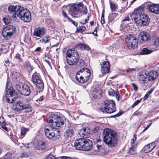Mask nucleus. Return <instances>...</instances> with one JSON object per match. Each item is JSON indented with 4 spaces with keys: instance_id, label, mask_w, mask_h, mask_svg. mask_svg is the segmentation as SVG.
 Wrapping results in <instances>:
<instances>
[{
    "instance_id": "nucleus-1",
    "label": "nucleus",
    "mask_w": 159,
    "mask_h": 159,
    "mask_svg": "<svg viewBox=\"0 0 159 159\" xmlns=\"http://www.w3.org/2000/svg\"><path fill=\"white\" fill-rule=\"evenodd\" d=\"M143 7H140L135 10L131 16L135 22L140 26L146 25L149 24L150 19L148 15L141 12L143 11Z\"/></svg>"
},
{
    "instance_id": "nucleus-2",
    "label": "nucleus",
    "mask_w": 159,
    "mask_h": 159,
    "mask_svg": "<svg viewBox=\"0 0 159 159\" xmlns=\"http://www.w3.org/2000/svg\"><path fill=\"white\" fill-rule=\"evenodd\" d=\"M103 141L108 147L116 146L118 142V136L117 133L113 130H103Z\"/></svg>"
},
{
    "instance_id": "nucleus-3",
    "label": "nucleus",
    "mask_w": 159,
    "mask_h": 159,
    "mask_svg": "<svg viewBox=\"0 0 159 159\" xmlns=\"http://www.w3.org/2000/svg\"><path fill=\"white\" fill-rule=\"evenodd\" d=\"M49 125L52 129H58L63 125L64 120L56 114H51L47 119Z\"/></svg>"
},
{
    "instance_id": "nucleus-4",
    "label": "nucleus",
    "mask_w": 159,
    "mask_h": 159,
    "mask_svg": "<svg viewBox=\"0 0 159 159\" xmlns=\"http://www.w3.org/2000/svg\"><path fill=\"white\" fill-rule=\"evenodd\" d=\"M91 75L90 70L86 68H83L79 70L75 75L76 80L79 83H83L87 82Z\"/></svg>"
},
{
    "instance_id": "nucleus-5",
    "label": "nucleus",
    "mask_w": 159,
    "mask_h": 159,
    "mask_svg": "<svg viewBox=\"0 0 159 159\" xmlns=\"http://www.w3.org/2000/svg\"><path fill=\"white\" fill-rule=\"evenodd\" d=\"M115 103L113 100H105L104 107L100 108L103 113H111L116 111Z\"/></svg>"
},
{
    "instance_id": "nucleus-6",
    "label": "nucleus",
    "mask_w": 159,
    "mask_h": 159,
    "mask_svg": "<svg viewBox=\"0 0 159 159\" xmlns=\"http://www.w3.org/2000/svg\"><path fill=\"white\" fill-rule=\"evenodd\" d=\"M17 17H18L24 22H30L31 18L30 11L22 7H20V11H17Z\"/></svg>"
},
{
    "instance_id": "nucleus-7",
    "label": "nucleus",
    "mask_w": 159,
    "mask_h": 159,
    "mask_svg": "<svg viewBox=\"0 0 159 159\" xmlns=\"http://www.w3.org/2000/svg\"><path fill=\"white\" fill-rule=\"evenodd\" d=\"M126 46L129 49H134L138 46V40L133 34L128 35L125 38Z\"/></svg>"
},
{
    "instance_id": "nucleus-8",
    "label": "nucleus",
    "mask_w": 159,
    "mask_h": 159,
    "mask_svg": "<svg viewBox=\"0 0 159 159\" xmlns=\"http://www.w3.org/2000/svg\"><path fill=\"white\" fill-rule=\"evenodd\" d=\"M15 31L14 26L8 25L5 27L2 31V34L4 38L6 40L10 39Z\"/></svg>"
},
{
    "instance_id": "nucleus-9",
    "label": "nucleus",
    "mask_w": 159,
    "mask_h": 159,
    "mask_svg": "<svg viewBox=\"0 0 159 159\" xmlns=\"http://www.w3.org/2000/svg\"><path fill=\"white\" fill-rule=\"evenodd\" d=\"M71 10L72 13L74 15H78L83 12L84 14L86 15L88 12L86 7L84 6L82 2H79L72 6Z\"/></svg>"
},
{
    "instance_id": "nucleus-10",
    "label": "nucleus",
    "mask_w": 159,
    "mask_h": 159,
    "mask_svg": "<svg viewBox=\"0 0 159 159\" xmlns=\"http://www.w3.org/2000/svg\"><path fill=\"white\" fill-rule=\"evenodd\" d=\"M31 80L33 83L36 86L39 92L42 91L43 90L44 85L43 82L36 73L33 74Z\"/></svg>"
},
{
    "instance_id": "nucleus-11",
    "label": "nucleus",
    "mask_w": 159,
    "mask_h": 159,
    "mask_svg": "<svg viewBox=\"0 0 159 159\" xmlns=\"http://www.w3.org/2000/svg\"><path fill=\"white\" fill-rule=\"evenodd\" d=\"M139 82L142 84V87L143 88V89L147 88V82L148 80V71H144L141 72L139 73Z\"/></svg>"
},
{
    "instance_id": "nucleus-12",
    "label": "nucleus",
    "mask_w": 159,
    "mask_h": 159,
    "mask_svg": "<svg viewBox=\"0 0 159 159\" xmlns=\"http://www.w3.org/2000/svg\"><path fill=\"white\" fill-rule=\"evenodd\" d=\"M11 88L6 93V98L7 102L9 103H12L15 102L17 97V95L14 90L11 91Z\"/></svg>"
},
{
    "instance_id": "nucleus-13",
    "label": "nucleus",
    "mask_w": 159,
    "mask_h": 159,
    "mask_svg": "<svg viewBox=\"0 0 159 159\" xmlns=\"http://www.w3.org/2000/svg\"><path fill=\"white\" fill-rule=\"evenodd\" d=\"M20 7L14 5H10L8 7V11L12 18H16L17 17V11H20Z\"/></svg>"
},
{
    "instance_id": "nucleus-14",
    "label": "nucleus",
    "mask_w": 159,
    "mask_h": 159,
    "mask_svg": "<svg viewBox=\"0 0 159 159\" xmlns=\"http://www.w3.org/2000/svg\"><path fill=\"white\" fill-rule=\"evenodd\" d=\"M136 138L135 135H134L132 139L131 140L130 143L131 147H130L127 151V153L131 155H133L136 153V148L137 147V143L135 142L136 140Z\"/></svg>"
},
{
    "instance_id": "nucleus-15",
    "label": "nucleus",
    "mask_w": 159,
    "mask_h": 159,
    "mask_svg": "<svg viewBox=\"0 0 159 159\" xmlns=\"http://www.w3.org/2000/svg\"><path fill=\"white\" fill-rule=\"evenodd\" d=\"M45 133L47 137L52 140H56L59 138L58 134H55L53 132H50V130H45Z\"/></svg>"
},
{
    "instance_id": "nucleus-16",
    "label": "nucleus",
    "mask_w": 159,
    "mask_h": 159,
    "mask_svg": "<svg viewBox=\"0 0 159 159\" xmlns=\"http://www.w3.org/2000/svg\"><path fill=\"white\" fill-rule=\"evenodd\" d=\"M101 64V71L103 74L108 73L110 71V66L109 62L108 61H105Z\"/></svg>"
},
{
    "instance_id": "nucleus-17",
    "label": "nucleus",
    "mask_w": 159,
    "mask_h": 159,
    "mask_svg": "<svg viewBox=\"0 0 159 159\" xmlns=\"http://www.w3.org/2000/svg\"><path fill=\"white\" fill-rule=\"evenodd\" d=\"M147 7L150 12L159 15V4H148Z\"/></svg>"
},
{
    "instance_id": "nucleus-18",
    "label": "nucleus",
    "mask_w": 159,
    "mask_h": 159,
    "mask_svg": "<svg viewBox=\"0 0 159 159\" xmlns=\"http://www.w3.org/2000/svg\"><path fill=\"white\" fill-rule=\"evenodd\" d=\"M83 143V150L88 151L92 149L93 143L91 141L88 139H84Z\"/></svg>"
},
{
    "instance_id": "nucleus-19",
    "label": "nucleus",
    "mask_w": 159,
    "mask_h": 159,
    "mask_svg": "<svg viewBox=\"0 0 159 159\" xmlns=\"http://www.w3.org/2000/svg\"><path fill=\"white\" fill-rule=\"evenodd\" d=\"M66 59L67 62L69 65L73 66L76 65L78 62L79 57H66Z\"/></svg>"
},
{
    "instance_id": "nucleus-20",
    "label": "nucleus",
    "mask_w": 159,
    "mask_h": 159,
    "mask_svg": "<svg viewBox=\"0 0 159 159\" xmlns=\"http://www.w3.org/2000/svg\"><path fill=\"white\" fill-rule=\"evenodd\" d=\"M84 139H80L76 140L74 143V147L77 150H83Z\"/></svg>"
},
{
    "instance_id": "nucleus-21",
    "label": "nucleus",
    "mask_w": 159,
    "mask_h": 159,
    "mask_svg": "<svg viewBox=\"0 0 159 159\" xmlns=\"http://www.w3.org/2000/svg\"><path fill=\"white\" fill-rule=\"evenodd\" d=\"M79 57L78 53L75 48L69 49L66 52V57Z\"/></svg>"
},
{
    "instance_id": "nucleus-22",
    "label": "nucleus",
    "mask_w": 159,
    "mask_h": 159,
    "mask_svg": "<svg viewBox=\"0 0 159 159\" xmlns=\"http://www.w3.org/2000/svg\"><path fill=\"white\" fill-rule=\"evenodd\" d=\"M139 37L143 41H148L150 39V37L148 33L144 31H141L139 33Z\"/></svg>"
},
{
    "instance_id": "nucleus-23",
    "label": "nucleus",
    "mask_w": 159,
    "mask_h": 159,
    "mask_svg": "<svg viewBox=\"0 0 159 159\" xmlns=\"http://www.w3.org/2000/svg\"><path fill=\"white\" fill-rule=\"evenodd\" d=\"M90 130H80V131H78V134L80 137H89L91 135Z\"/></svg>"
},
{
    "instance_id": "nucleus-24",
    "label": "nucleus",
    "mask_w": 159,
    "mask_h": 159,
    "mask_svg": "<svg viewBox=\"0 0 159 159\" xmlns=\"http://www.w3.org/2000/svg\"><path fill=\"white\" fill-rule=\"evenodd\" d=\"M148 80L152 81L154 80L158 77V74L156 71H151L148 72Z\"/></svg>"
},
{
    "instance_id": "nucleus-25",
    "label": "nucleus",
    "mask_w": 159,
    "mask_h": 159,
    "mask_svg": "<svg viewBox=\"0 0 159 159\" xmlns=\"http://www.w3.org/2000/svg\"><path fill=\"white\" fill-rule=\"evenodd\" d=\"M45 31L44 29L41 28H37L34 31L33 34L37 37H41L44 34Z\"/></svg>"
},
{
    "instance_id": "nucleus-26",
    "label": "nucleus",
    "mask_w": 159,
    "mask_h": 159,
    "mask_svg": "<svg viewBox=\"0 0 159 159\" xmlns=\"http://www.w3.org/2000/svg\"><path fill=\"white\" fill-rule=\"evenodd\" d=\"M30 107L29 104H25L21 101L17 102L16 104V108L20 110L26 109H30Z\"/></svg>"
},
{
    "instance_id": "nucleus-27",
    "label": "nucleus",
    "mask_w": 159,
    "mask_h": 159,
    "mask_svg": "<svg viewBox=\"0 0 159 159\" xmlns=\"http://www.w3.org/2000/svg\"><path fill=\"white\" fill-rule=\"evenodd\" d=\"M155 146V143L152 142L144 146L143 148V150L145 152H148L152 150Z\"/></svg>"
},
{
    "instance_id": "nucleus-28",
    "label": "nucleus",
    "mask_w": 159,
    "mask_h": 159,
    "mask_svg": "<svg viewBox=\"0 0 159 159\" xmlns=\"http://www.w3.org/2000/svg\"><path fill=\"white\" fill-rule=\"evenodd\" d=\"M20 93L25 96L29 95L30 93V90L29 87L26 84H24V86Z\"/></svg>"
},
{
    "instance_id": "nucleus-29",
    "label": "nucleus",
    "mask_w": 159,
    "mask_h": 159,
    "mask_svg": "<svg viewBox=\"0 0 159 159\" xmlns=\"http://www.w3.org/2000/svg\"><path fill=\"white\" fill-rule=\"evenodd\" d=\"M22 78V75L19 72H14L12 74V79L15 81H20Z\"/></svg>"
},
{
    "instance_id": "nucleus-30",
    "label": "nucleus",
    "mask_w": 159,
    "mask_h": 159,
    "mask_svg": "<svg viewBox=\"0 0 159 159\" xmlns=\"http://www.w3.org/2000/svg\"><path fill=\"white\" fill-rule=\"evenodd\" d=\"M102 91L100 89H95L93 92V97L96 98H100L101 96Z\"/></svg>"
},
{
    "instance_id": "nucleus-31",
    "label": "nucleus",
    "mask_w": 159,
    "mask_h": 159,
    "mask_svg": "<svg viewBox=\"0 0 159 159\" xmlns=\"http://www.w3.org/2000/svg\"><path fill=\"white\" fill-rule=\"evenodd\" d=\"M73 130H66L64 133V136L68 140L70 139L72 136L73 134Z\"/></svg>"
},
{
    "instance_id": "nucleus-32",
    "label": "nucleus",
    "mask_w": 159,
    "mask_h": 159,
    "mask_svg": "<svg viewBox=\"0 0 159 159\" xmlns=\"http://www.w3.org/2000/svg\"><path fill=\"white\" fill-rule=\"evenodd\" d=\"M118 14L116 13H110L108 17L109 22H111L114 20V19L117 16Z\"/></svg>"
},
{
    "instance_id": "nucleus-33",
    "label": "nucleus",
    "mask_w": 159,
    "mask_h": 159,
    "mask_svg": "<svg viewBox=\"0 0 159 159\" xmlns=\"http://www.w3.org/2000/svg\"><path fill=\"white\" fill-rule=\"evenodd\" d=\"M110 4L111 11L112 12L116 11L118 7L117 5L113 2H110Z\"/></svg>"
},
{
    "instance_id": "nucleus-34",
    "label": "nucleus",
    "mask_w": 159,
    "mask_h": 159,
    "mask_svg": "<svg viewBox=\"0 0 159 159\" xmlns=\"http://www.w3.org/2000/svg\"><path fill=\"white\" fill-rule=\"evenodd\" d=\"M152 52V50H149L147 48H144L142 49L140 53L141 54H148Z\"/></svg>"
},
{
    "instance_id": "nucleus-35",
    "label": "nucleus",
    "mask_w": 159,
    "mask_h": 159,
    "mask_svg": "<svg viewBox=\"0 0 159 159\" xmlns=\"http://www.w3.org/2000/svg\"><path fill=\"white\" fill-rule=\"evenodd\" d=\"M50 37L48 35H46L43 36V38L40 40V42L46 43H49L50 41Z\"/></svg>"
},
{
    "instance_id": "nucleus-36",
    "label": "nucleus",
    "mask_w": 159,
    "mask_h": 159,
    "mask_svg": "<svg viewBox=\"0 0 159 159\" xmlns=\"http://www.w3.org/2000/svg\"><path fill=\"white\" fill-rule=\"evenodd\" d=\"M86 29V28L85 26H81L78 27L76 29V32L78 33H82Z\"/></svg>"
},
{
    "instance_id": "nucleus-37",
    "label": "nucleus",
    "mask_w": 159,
    "mask_h": 159,
    "mask_svg": "<svg viewBox=\"0 0 159 159\" xmlns=\"http://www.w3.org/2000/svg\"><path fill=\"white\" fill-rule=\"evenodd\" d=\"M24 86V84H18L16 85V89L20 92V93Z\"/></svg>"
},
{
    "instance_id": "nucleus-38",
    "label": "nucleus",
    "mask_w": 159,
    "mask_h": 159,
    "mask_svg": "<svg viewBox=\"0 0 159 159\" xmlns=\"http://www.w3.org/2000/svg\"><path fill=\"white\" fill-rule=\"evenodd\" d=\"M75 48L77 49L83 50L85 48V45L83 44L80 43L75 46Z\"/></svg>"
},
{
    "instance_id": "nucleus-39",
    "label": "nucleus",
    "mask_w": 159,
    "mask_h": 159,
    "mask_svg": "<svg viewBox=\"0 0 159 159\" xmlns=\"http://www.w3.org/2000/svg\"><path fill=\"white\" fill-rule=\"evenodd\" d=\"M153 44L156 47L159 48V38H156L154 40Z\"/></svg>"
},
{
    "instance_id": "nucleus-40",
    "label": "nucleus",
    "mask_w": 159,
    "mask_h": 159,
    "mask_svg": "<svg viewBox=\"0 0 159 159\" xmlns=\"http://www.w3.org/2000/svg\"><path fill=\"white\" fill-rule=\"evenodd\" d=\"M12 157L13 155L10 152L7 153L4 156V158L5 159H10L12 158Z\"/></svg>"
},
{
    "instance_id": "nucleus-41",
    "label": "nucleus",
    "mask_w": 159,
    "mask_h": 159,
    "mask_svg": "<svg viewBox=\"0 0 159 159\" xmlns=\"http://www.w3.org/2000/svg\"><path fill=\"white\" fill-rule=\"evenodd\" d=\"M108 94L110 96H114L115 94V93L114 90L113 89H111L109 90L108 92Z\"/></svg>"
},
{
    "instance_id": "nucleus-42",
    "label": "nucleus",
    "mask_w": 159,
    "mask_h": 159,
    "mask_svg": "<svg viewBox=\"0 0 159 159\" xmlns=\"http://www.w3.org/2000/svg\"><path fill=\"white\" fill-rule=\"evenodd\" d=\"M140 102H141V100H137V101H136L132 105V107H134L136 105H137Z\"/></svg>"
},
{
    "instance_id": "nucleus-43",
    "label": "nucleus",
    "mask_w": 159,
    "mask_h": 159,
    "mask_svg": "<svg viewBox=\"0 0 159 159\" xmlns=\"http://www.w3.org/2000/svg\"><path fill=\"white\" fill-rule=\"evenodd\" d=\"M28 130H22L20 132V134L21 135L24 136Z\"/></svg>"
},
{
    "instance_id": "nucleus-44",
    "label": "nucleus",
    "mask_w": 159,
    "mask_h": 159,
    "mask_svg": "<svg viewBox=\"0 0 159 159\" xmlns=\"http://www.w3.org/2000/svg\"><path fill=\"white\" fill-rule=\"evenodd\" d=\"M54 156L52 154H48L46 157V159H53Z\"/></svg>"
},
{
    "instance_id": "nucleus-45",
    "label": "nucleus",
    "mask_w": 159,
    "mask_h": 159,
    "mask_svg": "<svg viewBox=\"0 0 159 159\" xmlns=\"http://www.w3.org/2000/svg\"><path fill=\"white\" fill-rule=\"evenodd\" d=\"M142 114V111H136L133 114L134 115L140 116Z\"/></svg>"
},
{
    "instance_id": "nucleus-46",
    "label": "nucleus",
    "mask_w": 159,
    "mask_h": 159,
    "mask_svg": "<svg viewBox=\"0 0 159 159\" xmlns=\"http://www.w3.org/2000/svg\"><path fill=\"white\" fill-rule=\"evenodd\" d=\"M3 21L6 24H8L10 22V20L6 17L3 18Z\"/></svg>"
},
{
    "instance_id": "nucleus-47",
    "label": "nucleus",
    "mask_w": 159,
    "mask_h": 159,
    "mask_svg": "<svg viewBox=\"0 0 159 159\" xmlns=\"http://www.w3.org/2000/svg\"><path fill=\"white\" fill-rule=\"evenodd\" d=\"M5 133L8 135L11 136L12 135V134L11 132V130H5Z\"/></svg>"
},
{
    "instance_id": "nucleus-48",
    "label": "nucleus",
    "mask_w": 159,
    "mask_h": 159,
    "mask_svg": "<svg viewBox=\"0 0 159 159\" xmlns=\"http://www.w3.org/2000/svg\"><path fill=\"white\" fill-rule=\"evenodd\" d=\"M122 114V113L121 112H119L118 113L116 114V115H114V116H111V117H119V116H121Z\"/></svg>"
},
{
    "instance_id": "nucleus-49",
    "label": "nucleus",
    "mask_w": 159,
    "mask_h": 159,
    "mask_svg": "<svg viewBox=\"0 0 159 159\" xmlns=\"http://www.w3.org/2000/svg\"><path fill=\"white\" fill-rule=\"evenodd\" d=\"M132 85L133 87L134 90L135 91H137L138 89V87L134 83H132Z\"/></svg>"
},
{
    "instance_id": "nucleus-50",
    "label": "nucleus",
    "mask_w": 159,
    "mask_h": 159,
    "mask_svg": "<svg viewBox=\"0 0 159 159\" xmlns=\"http://www.w3.org/2000/svg\"><path fill=\"white\" fill-rule=\"evenodd\" d=\"M116 98L118 100H119L120 98V93L118 91H117L116 92Z\"/></svg>"
},
{
    "instance_id": "nucleus-51",
    "label": "nucleus",
    "mask_w": 159,
    "mask_h": 159,
    "mask_svg": "<svg viewBox=\"0 0 159 159\" xmlns=\"http://www.w3.org/2000/svg\"><path fill=\"white\" fill-rule=\"evenodd\" d=\"M61 159H71V158L67 156H61L60 157Z\"/></svg>"
},
{
    "instance_id": "nucleus-52",
    "label": "nucleus",
    "mask_w": 159,
    "mask_h": 159,
    "mask_svg": "<svg viewBox=\"0 0 159 159\" xmlns=\"http://www.w3.org/2000/svg\"><path fill=\"white\" fill-rule=\"evenodd\" d=\"M62 14L64 17L65 18H66L68 19H69L68 17V15L64 11L62 10Z\"/></svg>"
},
{
    "instance_id": "nucleus-53",
    "label": "nucleus",
    "mask_w": 159,
    "mask_h": 159,
    "mask_svg": "<svg viewBox=\"0 0 159 159\" xmlns=\"http://www.w3.org/2000/svg\"><path fill=\"white\" fill-rule=\"evenodd\" d=\"M28 156V155L27 154L25 153H23L21 155V157H22V158H24V157H27Z\"/></svg>"
},
{
    "instance_id": "nucleus-54",
    "label": "nucleus",
    "mask_w": 159,
    "mask_h": 159,
    "mask_svg": "<svg viewBox=\"0 0 159 159\" xmlns=\"http://www.w3.org/2000/svg\"><path fill=\"white\" fill-rule=\"evenodd\" d=\"M135 70V69H134L129 68L127 69L126 72H129L130 71H134Z\"/></svg>"
},
{
    "instance_id": "nucleus-55",
    "label": "nucleus",
    "mask_w": 159,
    "mask_h": 159,
    "mask_svg": "<svg viewBox=\"0 0 159 159\" xmlns=\"http://www.w3.org/2000/svg\"><path fill=\"white\" fill-rule=\"evenodd\" d=\"M154 88H152L150 90L148 91L147 93L149 95L154 90Z\"/></svg>"
},
{
    "instance_id": "nucleus-56",
    "label": "nucleus",
    "mask_w": 159,
    "mask_h": 159,
    "mask_svg": "<svg viewBox=\"0 0 159 159\" xmlns=\"http://www.w3.org/2000/svg\"><path fill=\"white\" fill-rule=\"evenodd\" d=\"M130 19L129 16H126L125 17V18L122 21H129Z\"/></svg>"
},
{
    "instance_id": "nucleus-57",
    "label": "nucleus",
    "mask_w": 159,
    "mask_h": 159,
    "mask_svg": "<svg viewBox=\"0 0 159 159\" xmlns=\"http://www.w3.org/2000/svg\"><path fill=\"white\" fill-rule=\"evenodd\" d=\"M42 50V48L41 47H39L36 48L35 50V51L37 52V51H40Z\"/></svg>"
},
{
    "instance_id": "nucleus-58",
    "label": "nucleus",
    "mask_w": 159,
    "mask_h": 159,
    "mask_svg": "<svg viewBox=\"0 0 159 159\" xmlns=\"http://www.w3.org/2000/svg\"><path fill=\"white\" fill-rule=\"evenodd\" d=\"M15 57L18 59H20V55L19 53H17L16 54Z\"/></svg>"
},
{
    "instance_id": "nucleus-59",
    "label": "nucleus",
    "mask_w": 159,
    "mask_h": 159,
    "mask_svg": "<svg viewBox=\"0 0 159 159\" xmlns=\"http://www.w3.org/2000/svg\"><path fill=\"white\" fill-rule=\"evenodd\" d=\"M44 61L48 64L49 66H51L50 61L48 60L45 59Z\"/></svg>"
},
{
    "instance_id": "nucleus-60",
    "label": "nucleus",
    "mask_w": 159,
    "mask_h": 159,
    "mask_svg": "<svg viewBox=\"0 0 159 159\" xmlns=\"http://www.w3.org/2000/svg\"><path fill=\"white\" fill-rule=\"evenodd\" d=\"M89 19H88V18L85 19L84 21H82V24H85L87 23L88 22V21L89 20Z\"/></svg>"
},
{
    "instance_id": "nucleus-61",
    "label": "nucleus",
    "mask_w": 159,
    "mask_h": 159,
    "mask_svg": "<svg viewBox=\"0 0 159 159\" xmlns=\"http://www.w3.org/2000/svg\"><path fill=\"white\" fill-rule=\"evenodd\" d=\"M17 145L19 146H20V148H22V147H23V145H25V144L22 143H17Z\"/></svg>"
},
{
    "instance_id": "nucleus-62",
    "label": "nucleus",
    "mask_w": 159,
    "mask_h": 159,
    "mask_svg": "<svg viewBox=\"0 0 159 159\" xmlns=\"http://www.w3.org/2000/svg\"><path fill=\"white\" fill-rule=\"evenodd\" d=\"M93 34L94 35H95V36H98V35L97 34V30H96V29L95 28L94 30V31L93 32Z\"/></svg>"
},
{
    "instance_id": "nucleus-63",
    "label": "nucleus",
    "mask_w": 159,
    "mask_h": 159,
    "mask_svg": "<svg viewBox=\"0 0 159 159\" xmlns=\"http://www.w3.org/2000/svg\"><path fill=\"white\" fill-rule=\"evenodd\" d=\"M101 23L102 24H103L105 23L104 17H101Z\"/></svg>"
},
{
    "instance_id": "nucleus-64",
    "label": "nucleus",
    "mask_w": 159,
    "mask_h": 159,
    "mask_svg": "<svg viewBox=\"0 0 159 159\" xmlns=\"http://www.w3.org/2000/svg\"><path fill=\"white\" fill-rule=\"evenodd\" d=\"M96 147L97 148V150L96 151H99L100 150V148L101 147V146L99 145H96Z\"/></svg>"
}]
</instances>
